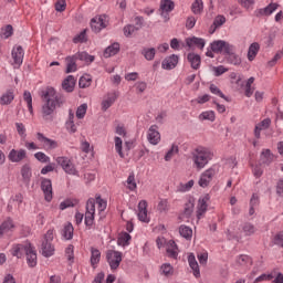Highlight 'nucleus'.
I'll list each match as a JSON object with an SVG mask.
<instances>
[{
    "label": "nucleus",
    "instance_id": "nucleus-1",
    "mask_svg": "<svg viewBox=\"0 0 283 283\" xmlns=\"http://www.w3.org/2000/svg\"><path fill=\"white\" fill-rule=\"evenodd\" d=\"M213 149L207 146H197L190 153V158L192 160V166L197 171H202L210 160H213L214 157Z\"/></svg>",
    "mask_w": 283,
    "mask_h": 283
},
{
    "label": "nucleus",
    "instance_id": "nucleus-2",
    "mask_svg": "<svg viewBox=\"0 0 283 283\" xmlns=\"http://www.w3.org/2000/svg\"><path fill=\"white\" fill-rule=\"evenodd\" d=\"M96 205H97V210L98 213H103V211H105V209H107V200L101 198V195H96L95 199L94 198H90L86 201V211H85V226L88 227V229H92V227L94 226V218L96 216Z\"/></svg>",
    "mask_w": 283,
    "mask_h": 283
},
{
    "label": "nucleus",
    "instance_id": "nucleus-3",
    "mask_svg": "<svg viewBox=\"0 0 283 283\" xmlns=\"http://www.w3.org/2000/svg\"><path fill=\"white\" fill-rule=\"evenodd\" d=\"M55 94L56 92L52 87L46 88L43 94L46 103L42 106V116L45 120H48V118H50V116H52L56 109L57 102L54 97Z\"/></svg>",
    "mask_w": 283,
    "mask_h": 283
},
{
    "label": "nucleus",
    "instance_id": "nucleus-4",
    "mask_svg": "<svg viewBox=\"0 0 283 283\" xmlns=\"http://www.w3.org/2000/svg\"><path fill=\"white\" fill-rule=\"evenodd\" d=\"M218 174V168L216 166H212L208 169H206L199 177L198 185L202 189H207L209 185H211V181L213 178H216V175Z\"/></svg>",
    "mask_w": 283,
    "mask_h": 283
},
{
    "label": "nucleus",
    "instance_id": "nucleus-5",
    "mask_svg": "<svg viewBox=\"0 0 283 283\" xmlns=\"http://www.w3.org/2000/svg\"><path fill=\"white\" fill-rule=\"evenodd\" d=\"M106 260L112 271H116V269L120 266V262H123V253L115 250H108L106 252Z\"/></svg>",
    "mask_w": 283,
    "mask_h": 283
},
{
    "label": "nucleus",
    "instance_id": "nucleus-6",
    "mask_svg": "<svg viewBox=\"0 0 283 283\" xmlns=\"http://www.w3.org/2000/svg\"><path fill=\"white\" fill-rule=\"evenodd\" d=\"M176 3L172 0H161L159 6L160 17L164 18V21L167 23L169 21V12H174Z\"/></svg>",
    "mask_w": 283,
    "mask_h": 283
},
{
    "label": "nucleus",
    "instance_id": "nucleus-7",
    "mask_svg": "<svg viewBox=\"0 0 283 283\" xmlns=\"http://www.w3.org/2000/svg\"><path fill=\"white\" fill-rule=\"evenodd\" d=\"M108 23H109V21L107 20V15L102 14V15H97L91 20V28H92L93 32L97 33V32H101V30H105V28H107Z\"/></svg>",
    "mask_w": 283,
    "mask_h": 283
},
{
    "label": "nucleus",
    "instance_id": "nucleus-8",
    "mask_svg": "<svg viewBox=\"0 0 283 283\" xmlns=\"http://www.w3.org/2000/svg\"><path fill=\"white\" fill-rule=\"evenodd\" d=\"M32 247V243L30 242H24V243H18V244H13L11 248V255H13L14 258L21 259L23 258V255H25L28 253V251L30 250V248Z\"/></svg>",
    "mask_w": 283,
    "mask_h": 283
},
{
    "label": "nucleus",
    "instance_id": "nucleus-9",
    "mask_svg": "<svg viewBox=\"0 0 283 283\" xmlns=\"http://www.w3.org/2000/svg\"><path fill=\"white\" fill-rule=\"evenodd\" d=\"M75 118L74 111L72 108L69 109V116L65 120V129L69 134H76L78 132V123L75 122Z\"/></svg>",
    "mask_w": 283,
    "mask_h": 283
},
{
    "label": "nucleus",
    "instance_id": "nucleus-10",
    "mask_svg": "<svg viewBox=\"0 0 283 283\" xmlns=\"http://www.w3.org/2000/svg\"><path fill=\"white\" fill-rule=\"evenodd\" d=\"M36 138H38L39 143H42L45 151H50L52 149H57V147H59V142L45 137V135H43V133H38Z\"/></svg>",
    "mask_w": 283,
    "mask_h": 283
},
{
    "label": "nucleus",
    "instance_id": "nucleus-11",
    "mask_svg": "<svg viewBox=\"0 0 283 283\" xmlns=\"http://www.w3.org/2000/svg\"><path fill=\"white\" fill-rule=\"evenodd\" d=\"M209 200H211V197L209 195H205L201 198H199L198 200V205H197V218L198 220H201L205 216V213H207V209H208V205L207 202H209Z\"/></svg>",
    "mask_w": 283,
    "mask_h": 283
},
{
    "label": "nucleus",
    "instance_id": "nucleus-12",
    "mask_svg": "<svg viewBox=\"0 0 283 283\" xmlns=\"http://www.w3.org/2000/svg\"><path fill=\"white\" fill-rule=\"evenodd\" d=\"M28 157V151L25 149H11L8 155V160L10 163H21Z\"/></svg>",
    "mask_w": 283,
    "mask_h": 283
},
{
    "label": "nucleus",
    "instance_id": "nucleus-13",
    "mask_svg": "<svg viewBox=\"0 0 283 283\" xmlns=\"http://www.w3.org/2000/svg\"><path fill=\"white\" fill-rule=\"evenodd\" d=\"M11 56L13 59L14 65H18V67H21V65H23V57L25 56V51H23V46L21 45L13 46Z\"/></svg>",
    "mask_w": 283,
    "mask_h": 283
},
{
    "label": "nucleus",
    "instance_id": "nucleus-14",
    "mask_svg": "<svg viewBox=\"0 0 283 283\" xmlns=\"http://www.w3.org/2000/svg\"><path fill=\"white\" fill-rule=\"evenodd\" d=\"M147 140L150 145H158L160 143V132L157 125H151L147 130Z\"/></svg>",
    "mask_w": 283,
    "mask_h": 283
},
{
    "label": "nucleus",
    "instance_id": "nucleus-15",
    "mask_svg": "<svg viewBox=\"0 0 283 283\" xmlns=\"http://www.w3.org/2000/svg\"><path fill=\"white\" fill-rule=\"evenodd\" d=\"M41 189L44 193V200H46V202H52V198H53L52 180H50L48 178H42Z\"/></svg>",
    "mask_w": 283,
    "mask_h": 283
},
{
    "label": "nucleus",
    "instance_id": "nucleus-16",
    "mask_svg": "<svg viewBox=\"0 0 283 283\" xmlns=\"http://www.w3.org/2000/svg\"><path fill=\"white\" fill-rule=\"evenodd\" d=\"M186 45L190 50H193L195 48H198L199 50H205L207 41L202 38L190 36L186 39Z\"/></svg>",
    "mask_w": 283,
    "mask_h": 283
},
{
    "label": "nucleus",
    "instance_id": "nucleus-17",
    "mask_svg": "<svg viewBox=\"0 0 283 283\" xmlns=\"http://www.w3.org/2000/svg\"><path fill=\"white\" fill-rule=\"evenodd\" d=\"M271 127V118H264L254 126V138L260 140L262 138V132Z\"/></svg>",
    "mask_w": 283,
    "mask_h": 283
},
{
    "label": "nucleus",
    "instance_id": "nucleus-18",
    "mask_svg": "<svg viewBox=\"0 0 283 283\" xmlns=\"http://www.w3.org/2000/svg\"><path fill=\"white\" fill-rule=\"evenodd\" d=\"M178 61H180V57L176 54H172L170 56H167L161 62V67H163V70H174L178 65Z\"/></svg>",
    "mask_w": 283,
    "mask_h": 283
},
{
    "label": "nucleus",
    "instance_id": "nucleus-19",
    "mask_svg": "<svg viewBox=\"0 0 283 283\" xmlns=\"http://www.w3.org/2000/svg\"><path fill=\"white\" fill-rule=\"evenodd\" d=\"M137 217L140 222H146V224L149 223V216H147V201L146 200L139 201Z\"/></svg>",
    "mask_w": 283,
    "mask_h": 283
},
{
    "label": "nucleus",
    "instance_id": "nucleus-20",
    "mask_svg": "<svg viewBox=\"0 0 283 283\" xmlns=\"http://www.w3.org/2000/svg\"><path fill=\"white\" fill-rule=\"evenodd\" d=\"M166 252L168 258H172V260H176L178 258V245L176 244V241L168 240L166 243Z\"/></svg>",
    "mask_w": 283,
    "mask_h": 283
},
{
    "label": "nucleus",
    "instance_id": "nucleus-21",
    "mask_svg": "<svg viewBox=\"0 0 283 283\" xmlns=\"http://www.w3.org/2000/svg\"><path fill=\"white\" fill-rule=\"evenodd\" d=\"M187 61L190 63L192 70H200V64L202 63V59L198 53H188Z\"/></svg>",
    "mask_w": 283,
    "mask_h": 283
},
{
    "label": "nucleus",
    "instance_id": "nucleus-22",
    "mask_svg": "<svg viewBox=\"0 0 283 283\" xmlns=\"http://www.w3.org/2000/svg\"><path fill=\"white\" fill-rule=\"evenodd\" d=\"M116 98H118L117 92L108 93L102 102V109L107 112V108L111 107L113 103H116Z\"/></svg>",
    "mask_w": 283,
    "mask_h": 283
},
{
    "label": "nucleus",
    "instance_id": "nucleus-23",
    "mask_svg": "<svg viewBox=\"0 0 283 283\" xmlns=\"http://www.w3.org/2000/svg\"><path fill=\"white\" fill-rule=\"evenodd\" d=\"M260 160L263 165H271L275 160V155H273L271 149L265 148L261 151Z\"/></svg>",
    "mask_w": 283,
    "mask_h": 283
},
{
    "label": "nucleus",
    "instance_id": "nucleus-24",
    "mask_svg": "<svg viewBox=\"0 0 283 283\" xmlns=\"http://www.w3.org/2000/svg\"><path fill=\"white\" fill-rule=\"evenodd\" d=\"M75 86L76 78L73 75L66 76V78L62 82V90H64V92H74Z\"/></svg>",
    "mask_w": 283,
    "mask_h": 283
},
{
    "label": "nucleus",
    "instance_id": "nucleus-25",
    "mask_svg": "<svg viewBox=\"0 0 283 283\" xmlns=\"http://www.w3.org/2000/svg\"><path fill=\"white\" fill-rule=\"evenodd\" d=\"M188 263L195 277H200V266L198 265V261L196 260V255L193 253L188 255Z\"/></svg>",
    "mask_w": 283,
    "mask_h": 283
},
{
    "label": "nucleus",
    "instance_id": "nucleus-26",
    "mask_svg": "<svg viewBox=\"0 0 283 283\" xmlns=\"http://www.w3.org/2000/svg\"><path fill=\"white\" fill-rule=\"evenodd\" d=\"M25 255H27L28 265L31 268L36 266V249L33 245L29 248Z\"/></svg>",
    "mask_w": 283,
    "mask_h": 283
},
{
    "label": "nucleus",
    "instance_id": "nucleus-27",
    "mask_svg": "<svg viewBox=\"0 0 283 283\" xmlns=\"http://www.w3.org/2000/svg\"><path fill=\"white\" fill-rule=\"evenodd\" d=\"M226 23H227V17L222 14H218L214 18L212 25L210 27L211 34H213V32H216L218 29L222 28V25Z\"/></svg>",
    "mask_w": 283,
    "mask_h": 283
},
{
    "label": "nucleus",
    "instance_id": "nucleus-28",
    "mask_svg": "<svg viewBox=\"0 0 283 283\" xmlns=\"http://www.w3.org/2000/svg\"><path fill=\"white\" fill-rule=\"evenodd\" d=\"M12 229H14V222L12 221V219H7L0 226V238H3V235L10 233Z\"/></svg>",
    "mask_w": 283,
    "mask_h": 283
},
{
    "label": "nucleus",
    "instance_id": "nucleus-29",
    "mask_svg": "<svg viewBox=\"0 0 283 283\" xmlns=\"http://www.w3.org/2000/svg\"><path fill=\"white\" fill-rule=\"evenodd\" d=\"M117 52H120V44H118V42H115L105 49L104 59H109L111 56H116Z\"/></svg>",
    "mask_w": 283,
    "mask_h": 283
},
{
    "label": "nucleus",
    "instance_id": "nucleus-30",
    "mask_svg": "<svg viewBox=\"0 0 283 283\" xmlns=\"http://www.w3.org/2000/svg\"><path fill=\"white\" fill-rule=\"evenodd\" d=\"M65 61H66V74H72V72H76L77 70L76 61H78L76 55L66 56Z\"/></svg>",
    "mask_w": 283,
    "mask_h": 283
},
{
    "label": "nucleus",
    "instance_id": "nucleus-31",
    "mask_svg": "<svg viewBox=\"0 0 283 283\" xmlns=\"http://www.w3.org/2000/svg\"><path fill=\"white\" fill-rule=\"evenodd\" d=\"M41 251L44 258H52V255H54L55 249L52 242H42Z\"/></svg>",
    "mask_w": 283,
    "mask_h": 283
},
{
    "label": "nucleus",
    "instance_id": "nucleus-32",
    "mask_svg": "<svg viewBox=\"0 0 283 283\" xmlns=\"http://www.w3.org/2000/svg\"><path fill=\"white\" fill-rule=\"evenodd\" d=\"M192 14L200 15L205 12V2L202 0H195L190 7Z\"/></svg>",
    "mask_w": 283,
    "mask_h": 283
},
{
    "label": "nucleus",
    "instance_id": "nucleus-33",
    "mask_svg": "<svg viewBox=\"0 0 283 283\" xmlns=\"http://www.w3.org/2000/svg\"><path fill=\"white\" fill-rule=\"evenodd\" d=\"M259 52H260V43L254 42L250 44L248 49V61H255V56H258Z\"/></svg>",
    "mask_w": 283,
    "mask_h": 283
},
{
    "label": "nucleus",
    "instance_id": "nucleus-34",
    "mask_svg": "<svg viewBox=\"0 0 283 283\" xmlns=\"http://www.w3.org/2000/svg\"><path fill=\"white\" fill-rule=\"evenodd\" d=\"M129 242H132V235L128 232H120L117 238L118 247H129Z\"/></svg>",
    "mask_w": 283,
    "mask_h": 283
},
{
    "label": "nucleus",
    "instance_id": "nucleus-35",
    "mask_svg": "<svg viewBox=\"0 0 283 283\" xmlns=\"http://www.w3.org/2000/svg\"><path fill=\"white\" fill-rule=\"evenodd\" d=\"M179 151H180V149L177 146V144H172L164 156L165 161L170 163V160H172L174 156H176Z\"/></svg>",
    "mask_w": 283,
    "mask_h": 283
},
{
    "label": "nucleus",
    "instance_id": "nucleus-36",
    "mask_svg": "<svg viewBox=\"0 0 283 283\" xmlns=\"http://www.w3.org/2000/svg\"><path fill=\"white\" fill-rule=\"evenodd\" d=\"M224 40H216L212 43H210V50L214 52L216 54H222L224 50Z\"/></svg>",
    "mask_w": 283,
    "mask_h": 283
},
{
    "label": "nucleus",
    "instance_id": "nucleus-37",
    "mask_svg": "<svg viewBox=\"0 0 283 283\" xmlns=\"http://www.w3.org/2000/svg\"><path fill=\"white\" fill-rule=\"evenodd\" d=\"M62 237L64 240H72L74 238V226L66 223L62 230Z\"/></svg>",
    "mask_w": 283,
    "mask_h": 283
},
{
    "label": "nucleus",
    "instance_id": "nucleus-38",
    "mask_svg": "<svg viewBox=\"0 0 283 283\" xmlns=\"http://www.w3.org/2000/svg\"><path fill=\"white\" fill-rule=\"evenodd\" d=\"M277 10V3H270L268 7L260 9L259 14L261 17H271L272 13Z\"/></svg>",
    "mask_w": 283,
    "mask_h": 283
},
{
    "label": "nucleus",
    "instance_id": "nucleus-39",
    "mask_svg": "<svg viewBox=\"0 0 283 283\" xmlns=\"http://www.w3.org/2000/svg\"><path fill=\"white\" fill-rule=\"evenodd\" d=\"M21 176L23 182H30V179L32 178V167H30L28 164L23 165L21 168Z\"/></svg>",
    "mask_w": 283,
    "mask_h": 283
},
{
    "label": "nucleus",
    "instance_id": "nucleus-40",
    "mask_svg": "<svg viewBox=\"0 0 283 283\" xmlns=\"http://www.w3.org/2000/svg\"><path fill=\"white\" fill-rule=\"evenodd\" d=\"M179 233L181 238H185L186 240H191V238H193V230L187 226H180Z\"/></svg>",
    "mask_w": 283,
    "mask_h": 283
},
{
    "label": "nucleus",
    "instance_id": "nucleus-41",
    "mask_svg": "<svg viewBox=\"0 0 283 283\" xmlns=\"http://www.w3.org/2000/svg\"><path fill=\"white\" fill-rule=\"evenodd\" d=\"M12 101H14V92H12V91H7L0 97V104H2V105H10V103H12Z\"/></svg>",
    "mask_w": 283,
    "mask_h": 283
},
{
    "label": "nucleus",
    "instance_id": "nucleus-42",
    "mask_svg": "<svg viewBox=\"0 0 283 283\" xmlns=\"http://www.w3.org/2000/svg\"><path fill=\"white\" fill-rule=\"evenodd\" d=\"M101 262V250L96 248L91 249V265L96 266Z\"/></svg>",
    "mask_w": 283,
    "mask_h": 283
},
{
    "label": "nucleus",
    "instance_id": "nucleus-43",
    "mask_svg": "<svg viewBox=\"0 0 283 283\" xmlns=\"http://www.w3.org/2000/svg\"><path fill=\"white\" fill-rule=\"evenodd\" d=\"M114 143L116 154H118L119 158H125V153H123V138L115 136Z\"/></svg>",
    "mask_w": 283,
    "mask_h": 283
},
{
    "label": "nucleus",
    "instance_id": "nucleus-44",
    "mask_svg": "<svg viewBox=\"0 0 283 283\" xmlns=\"http://www.w3.org/2000/svg\"><path fill=\"white\" fill-rule=\"evenodd\" d=\"M90 85H92V75H90V74L82 75L80 77L78 86L82 90H85V88L90 87Z\"/></svg>",
    "mask_w": 283,
    "mask_h": 283
},
{
    "label": "nucleus",
    "instance_id": "nucleus-45",
    "mask_svg": "<svg viewBox=\"0 0 283 283\" xmlns=\"http://www.w3.org/2000/svg\"><path fill=\"white\" fill-rule=\"evenodd\" d=\"M126 187L129 191H136V189L138 188V185L136 184V176L134 175V172L128 176L126 180Z\"/></svg>",
    "mask_w": 283,
    "mask_h": 283
},
{
    "label": "nucleus",
    "instance_id": "nucleus-46",
    "mask_svg": "<svg viewBox=\"0 0 283 283\" xmlns=\"http://www.w3.org/2000/svg\"><path fill=\"white\" fill-rule=\"evenodd\" d=\"M199 120H209L210 123H213L216 120V112L206 111L200 113Z\"/></svg>",
    "mask_w": 283,
    "mask_h": 283
},
{
    "label": "nucleus",
    "instance_id": "nucleus-47",
    "mask_svg": "<svg viewBox=\"0 0 283 283\" xmlns=\"http://www.w3.org/2000/svg\"><path fill=\"white\" fill-rule=\"evenodd\" d=\"M77 61H83L84 63H94V55H90L87 52H78L75 54Z\"/></svg>",
    "mask_w": 283,
    "mask_h": 283
},
{
    "label": "nucleus",
    "instance_id": "nucleus-48",
    "mask_svg": "<svg viewBox=\"0 0 283 283\" xmlns=\"http://www.w3.org/2000/svg\"><path fill=\"white\" fill-rule=\"evenodd\" d=\"M160 274L165 275V277H169L170 275H174V266L170 263L161 264Z\"/></svg>",
    "mask_w": 283,
    "mask_h": 283
},
{
    "label": "nucleus",
    "instance_id": "nucleus-49",
    "mask_svg": "<svg viewBox=\"0 0 283 283\" xmlns=\"http://www.w3.org/2000/svg\"><path fill=\"white\" fill-rule=\"evenodd\" d=\"M253 83H255V77L248 78L245 83V96L251 98L253 96V92L255 88L252 87Z\"/></svg>",
    "mask_w": 283,
    "mask_h": 283
},
{
    "label": "nucleus",
    "instance_id": "nucleus-50",
    "mask_svg": "<svg viewBox=\"0 0 283 283\" xmlns=\"http://www.w3.org/2000/svg\"><path fill=\"white\" fill-rule=\"evenodd\" d=\"M63 171H65V174H69V176H76L78 178V176H81L78 174V170L76 169V166H74V163H70L67 164L64 168H62Z\"/></svg>",
    "mask_w": 283,
    "mask_h": 283
},
{
    "label": "nucleus",
    "instance_id": "nucleus-51",
    "mask_svg": "<svg viewBox=\"0 0 283 283\" xmlns=\"http://www.w3.org/2000/svg\"><path fill=\"white\" fill-rule=\"evenodd\" d=\"M87 114V104H82L77 107L76 112H75V116L78 120H83V118H85Z\"/></svg>",
    "mask_w": 283,
    "mask_h": 283
},
{
    "label": "nucleus",
    "instance_id": "nucleus-52",
    "mask_svg": "<svg viewBox=\"0 0 283 283\" xmlns=\"http://www.w3.org/2000/svg\"><path fill=\"white\" fill-rule=\"evenodd\" d=\"M195 207H196V203H195L193 199H189L188 202H186L185 209H184V214L186 218H189V216H191V213H193Z\"/></svg>",
    "mask_w": 283,
    "mask_h": 283
},
{
    "label": "nucleus",
    "instance_id": "nucleus-53",
    "mask_svg": "<svg viewBox=\"0 0 283 283\" xmlns=\"http://www.w3.org/2000/svg\"><path fill=\"white\" fill-rule=\"evenodd\" d=\"M142 54L145 56L146 61H154V59L156 57V49H144Z\"/></svg>",
    "mask_w": 283,
    "mask_h": 283
},
{
    "label": "nucleus",
    "instance_id": "nucleus-54",
    "mask_svg": "<svg viewBox=\"0 0 283 283\" xmlns=\"http://www.w3.org/2000/svg\"><path fill=\"white\" fill-rule=\"evenodd\" d=\"M23 98L27 103V107H28L30 114H34V109L32 108V93H30V91H25L23 93Z\"/></svg>",
    "mask_w": 283,
    "mask_h": 283
},
{
    "label": "nucleus",
    "instance_id": "nucleus-55",
    "mask_svg": "<svg viewBox=\"0 0 283 283\" xmlns=\"http://www.w3.org/2000/svg\"><path fill=\"white\" fill-rule=\"evenodd\" d=\"M14 33V29H12V25H6L1 29L0 36L1 39H10V36Z\"/></svg>",
    "mask_w": 283,
    "mask_h": 283
},
{
    "label": "nucleus",
    "instance_id": "nucleus-56",
    "mask_svg": "<svg viewBox=\"0 0 283 283\" xmlns=\"http://www.w3.org/2000/svg\"><path fill=\"white\" fill-rule=\"evenodd\" d=\"M210 92L211 94H214L216 96H220V98H223V101H229V97L222 93V91L216 86V84L210 85Z\"/></svg>",
    "mask_w": 283,
    "mask_h": 283
},
{
    "label": "nucleus",
    "instance_id": "nucleus-57",
    "mask_svg": "<svg viewBox=\"0 0 283 283\" xmlns=\"http://www.w3.org/2000/svg\"><path fill=\"white\" fill-rule=\"evenodd\" d=\"M35 160H39V163L46 164L50 163V156L45 155L43 151H38L34 154Z\"/></svg>",
    "mask_w": 283,
    "mask_h": 283
},
{
    "label": "nucleus",
    "instance_id": "nucleus-58",
    "mask_svg": "<svg viewBox=\"0 0 283 283\" xmlns=\"http://www.w3.org/2000/svg\"><path fill=\"white\" fill-rule=\"evenodd\" d=\"M65 256L71 264H74V245H67V248L65 249Z\"/></svg>",
    "mask_w": 283,
    "mask_h": 283
},
{
    "label": "nucleus",
    "instance_id": "nucleus-59",
    "mask_svg": "<svg viewBox=\"0 0 283 283\" xmlns=\"http://www.w3.org/2000/svg\"><path fill=\"white\" fill-rule=\"evenodd\" d=\"M273 273H264L261 274L260 276L254 279V282L259 283V282H271V280H273Z\"/></svg>",
    "mask_w": 283,
    "mask_h": 283
},
{
    "label": "nucleus",
    "instance_id": "nucleus-60",
    "mask_svg": "<svg viewBox=\"0 0 283 283\" xmlns=\"http://www.w3.org/2000/svg\"><path fill=\"white\" fill-rule=\"evenodd\" d=\"M228 56V61L229 63H231V65H240V63H242V59H240V56L238 54H235V52H233Z\"/></svg>",
    "mask_w": 283,
    "mask_h": 283
},
{
    "label": "nucleus",
    "instance_id": "nucleus-61",
    "mask_svg": "<svg viewBox=\"0 0 283 283\" xmlns=\"http://www.w3.org/2000/svg\"><path fill=\"white\" fill-rule=\"evenodd\" d=\"M139 29L140 28L134 27V24H127L126 27H124V35L132 36V34H134L135 32H138Z\"/></svg>",
    "mask_w": 283,
    "mask_h": 283
},
{
    "label": "nucleus",
    "instance_id": "nucleus-62",
    "mask_svg": "<svg viewBox=\"0 0 283 283\" xmlns=\"http://www.w3.org/2000/svg\"><path fill=\"white\" fill-rule=\"evenodd\" d=\"M55 161L63 169L65 166H67L72 163V159H70L69 157H65V156H60V157L55 158Z\"/></svg>",
    "mask_w": 283,
    "mask_h": 283
},
{
    "label": "nucleus",
    "instance_id": "nucleus-63",
    "mask_svg": "<svg viewBox=\"0 0 283 283\" xmlns=\"http://www.w3.org/2000/svg\"><path fill=\"white\" fill-rule=\"evenodd\" d=\"M242 231L245 235H253V233H255V227L251 223H245L242 227Z\"/></svg>",
    "mask_w": 283,
    "mask_h": 283
},
{
    "label": "nucleus",
    "instance_id": "nucleus-64",
    "mask_svg": "<svg viewBox=\"0 0 283 283\" xmlns=\"http://www.w3.org/2000/svg\"><path fill=\"white\" fill-rule=\"evenodd\" d=\"M273 242L276 247H283V231L275 234Z\"/></svg>",
    "mask_w": 283,
    "mask_h": 283
}]
</instances>
